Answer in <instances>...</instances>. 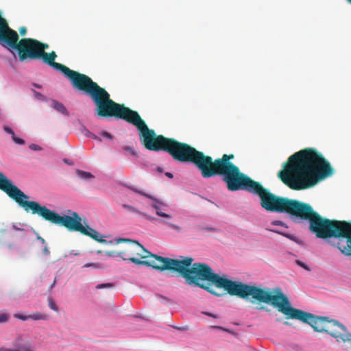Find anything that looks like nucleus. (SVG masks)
I'll use <instances>...</instances> for the list:
<instances>
[{
	"mask_svg": "<svg viewBox=\"0 0 351 351\" xmlns=\"http://www.w3.org/2000/svg\"><path fill=\"white\" fill-rule=\"evenodd\" d=\"M165 176H167L169 178H173V174L171 173H170V172H167L165 173Z\"/></svg>",
	"mask_w": 351,
	"mask_h": 351,
	"instance_id": "obj_34",
	"label": "nucleus"
},
{
	"mask_svg": "<svg viewBox=\"0 0 351 351\" xmlns=\"http://www.w3.org/2000/svg\"><path fill=\"white\" fill-rule=\"evenodd\" d=\"M177 328L180 330H188V326H184V327H180V328Z\"/></svg>",
	"mask_w": 351,
	"mask_h": 351,
	"instance_id": "obj_37",
	"label": "nucleus"
},
{
	"mask_svg": "<svg viewBox=\"0 0 351 351\" xmlns=\"http://www.w3.org/2000/svg\"><path fill=\"white\" fill-rule=\"evenodd\" d=\"M285 325H287V326H290L291 325V323L289 322H285L284 323Z\"/></svg>",
	"mask_w": 351,
	"mask_h": 351,
	"instance_id": "obj_41",
	"label": "nucleus"
},
{
	"mask_svg": "<svg viewBox=\"0 0 351 351\" xmlns=\"http://www.w3.org/2000/svg\"><path fill=\"white\" fill-rule=\"evenodd\" d=\"M159 151L167 152L176 161L194 164L203 176L205 158L204 152L175 138L155 134V152Z\"/></svg>",
	"mask_w": 351,
	"mask_h": 351,
	"instance_id": "obj_8",
	"label": "nucleus"
},
{
	"mask_svg": "<svg viewBox=\"0 0 351 351\" xmlns=\"http://www.w3.org/2000/svg\"><path fill=\"white\" fill-rule=\"evenodd\" d=\"M346 1H347V2H348V3L351 4V0H346Z\"/></svg>",
	"mask_w": 351,
	"mask_h": 351,
	"instance_id": "obj_48",
	"label": "nucleus"
},
{
	"mask_svg": "<svg viewBox=\"0 0 351 351\" xmlns=\"http://www.w3.org/2000/svg\"><path fill=\"white\" fill-rule=\"evenodd\" d=\"M272 224L273 225H277V226H285L287 228L285 223L281 221H274L272 222Z\"/></svg>",
	"mask_w": 351,
	"mask_h": 351,
	"instance_id": "obj_31",
	"label": "nucleus"
},
{
	"mask_svg": "<svg viewBox=\"0 0 351 351\" xmlns=\"http://www.w3.org/2000/svg\"><path fill=\"white\" fill-rule=\"evenodd\" d=\"M296 219L309 222V230L317 238H345L347 245H336L341 252L346 256H351V222L346 221L331 220L322 217L315 211L312 206L303 203Z\"/></svg>",
	"mask_w": 351,
	"mask_h": 351,
	"instance_id": "obj_5",
	"label": "nucleus"
},
{
	"mask_svg": "<svg viewBox=\"0 0 351 351\" xmlns=\"http://www.w3.org/2000/svg\"><path fill=\"white\" fill-rule=\"evenodd\" d=\"M97 252L98 254H100V253H102V251H101V250H98Z\"/></svg>",
	"mask_w": 351,
	"mask_h": 351,
	"instance_id": "obj_49",
	"label": "nucleus"
},
{
	"mask_svg": "<svg viewBox=\"0 0 351 351\" xmlns=\"http://www.w3.org/2000/svg\"><path fill=\"white\" fill-rule=\"evenodd\" d=\"M123 206L130 211H135V209L129 205L123 204Z\"/></svg>",
	"mask_w": 351,
	"mask_h": 351,
	"instance_id": "obj_33",
	"label": "nucleus"
},
{
	"mask_svg": "<svg viewBox=\"0 0 351 351\" xmlns=\"http://www.w3.org/2000/svg\"><path fill=\"white\" fill-rule=\"evenodd\" d=\"M14 317L17 319H21L23 321L29 319V315L27 316V315H21V314H15Z\"/></svg>",
	"mask_w": 351,
	"mask_h": 351,
	"instance_id": "obj_22",
	"label": "nucleus"
},
{
	"mask_svg": "<svg viewBox=\"0 0 351 351\" xmlns=\"http://www.w3.org/2000/svg\"><path fill=\"white\" fill-rule=\"evenodd\" d=\"M0 351H22L21 350H18V348L15 349H9V348H0Z\"/></svg>",
	"mask_w": 351,
	"mask_h": 351,
	"instance_id": "obj_32",
	"label": "nucleus"
},
{
	"mask_svg": "<svg viewBox=\"0 0 351 351\" xmlns=\"http://www.w3.org/2000/svg\"><path fill=\"white\" fill-rule=\"evenodd\" d=\"M13 228L15 230H20L19 228H17V227H16L15 226H13Z\"/></svg>",
	"mask_w": 351,
	"mask_h": 351,
	"instance_id": "obj_44",
	"label": "nucleus"
},
{
	"mask_svg": "<svg viewBox=\"0 0 351 351\" xmlns=\"http://www.w3.org/2000/svg\"><path fill=\"white\" fill-rule=\"evenodd\" d=\"M49 306L52 310H53L55 311H58V308L56 304L51 298L49 299Z\"/></svg>",
	"mask_w": 351,
	"mask_h": 351,
	"instance_id": "obj_21",
	"label": "nucleus"
},
{
	"mask_svg": "<svg viewBox=\"0 0 351 351\" xmlns=\"http://www.w3.org/2000/svg\"><path fill=\"white\" fill-rule=\"evenodd\" d=\"M33 93H34V97L39 99V100H42V101H45L46 100V98L45 97L41 94L40 93L38 92V91H36V90H33Z\"/></svg>",
	"mask_w": 351,
	"mask_h": 351,
	"instance_id": "obj_19",
	"label": "nucleus"
},
{
	"mask_svg": "<svg viewBox=\"0 0 351 351\" xmlns=\"http://www.w3.org/2000/svg\"><path fill=\"white\" fill-rule=\"evenodd\" d=\"M193 261L191 257H184L182 259V277L188 284L195 285L219 297L226 295V293H217L213 285L223 289L230 295L244 299H248L251 296L260 303L271 304L282 313L286 319H298L308 324L315 331L326 332L338 342L346 343L351 341V334L343 324L335 319H330L328 317L315 316L311 313L293 308L280 287L271 290L232 281L226 276H220L213 273L211 267L206 263H194L190 267Z\"/></svg>",
	"mask_w": 351,
	"mask_h": 351,
	"instance_id": "obj_1",
	"label": "nucleus"
},
{
	"mask_svg": "<svg viewBox=\"0 0 351 351\" xmlns=\"http://www.w3.org/2000/svg\"><path fill=\"white\" fill-rule=\"evenodd\" d=\"M29 319L33 320H47L48 318L47 315L41 313L40 312H36L29 315Z\"/></svg>",
	"mask_w": 351,
	"mask_h": 351,
	"instance_id": "obj_12",
	"label": "nucleus"
},
{
	"mask_svg": "<svg viewBox=\"0 0 351 351\" xmlns=\"http://www.w3.org/2000/svg\"><path fill=\"white\" fill-rule=\"evenodd\" d=\"M160 221L164 222V223L168 224L170 227H173V228L175 227L171 223H169L167 220H161Z\"/></svg>",
	"mask_w": 351,
	"mask_h": 351,
	"instance_id": "obj_35",
	"label": "nucleus"
},
{
	"mask_svg": "<svg viewBox=\"0 0 351 351\" xmlns=\"http://www.w3.org/2000/svg\"><path fill=\"white\" fill-rule=\"evenodd\" d=\"M74 254V255H75V256H77V255H79L80 254H79V253H76V252H74V254Z\"/></svg>",
	"mask_w": 351,
	"mask_h": 351,
	"instance_id": "obj_46",
	"label": "nucleus"
},
{
	"mask_svg": "<svg viewBox=\"0 0 351 351\" xmlns=\"http://www.w3.org/2000/svg\"><path fill=\"white\" fill-rule=\"evenodd\" d=\"M348 342H351V341H349Z\"/></svg>",
	"mask_w": 351,
	"mask_h": 351,
	"instance_id": "obj_51",
	"label": "nucleus"
},
{
	"mask_svg": "<svg viewBox=\"0 0 351 351\" xmlns=\"http://www.w3.org/2000/svg\"><path fill=\"white\" fill-rule=\"evenodd\" d=\"M118 252H115V251H106V252H105V254L108 256H117Z\"/></svg>",
	"mask_w": 351,
	"mask_h": 351,
	"instance_id": "obj_28",
	"label": "nucleus"
},
{
	"mask_svg": "<svg viewBox=\"0 0 351 351\" xmlns=\"http://www.w3.org/2000/svg\"><path fill=\"white\" fill-rule=\"evenodd\" d=\"M76 173L80 178L84 180H88L94 178V176L90 173L82 170H77Z\"/></svg>",
	"mask_w": 351,
	"mask_h": 351,
	"instance_id": "obj_13",
	"label": "nucleus"
},
{
	"mask_svg": "<svg viewBox=\"0 0 351 351\" xmlns=\"http://www.w3.org/2000/svg\"><path fill=\"white\" fill-rule=\"evenodd\" d=\"M8 314L3 312H0V324L5 323L8 321Z\"/></svg>",
	"mask_w": 351,
	"mask_h": 351,
	"instance_id": "obj_18",
	"label": "nucleus"
},
{
	"mask_svg": "<svg viewBox=\"0 0 351 351\" xmlns=\"http://www.w3.org/2000/svg\"><path fill=\"white\" fill-rule=\"evenodd\" d=\"M55 283H56V280H54L53 282L51 283V287L55 285Z\"/></svg>",
	"mask_w": 351,
	"mask_h": 351,
	"instance_id": "obj_47",
	"label": "nucleus"
},
{
	"mask_svg": "<svg viewBox=\"0 0 351 351\" xmlns=\"http://www.w3.org/2000/svg\"><path fill=\"white\" fill-rule=\"evenodd\" d=\"M332 173L330 164L320 152L306 148L289 156L278 176L291 189L302 191L313 187Z\"/></svg>",
	"mask_w": 351,
	"mask_h": 351,
	"instance_id": "obj_3",
	"label": "nucleus"
},
{
	"mask_svg": "<svg viewBox=\"0 0 351 351\" xmlns=\"http://www.w3.org/2000/svg\"><path fill=\"white\" fill-rule=\"evenodd\" d=\"M52 105H53V108L55 110H56L58 112H59L64 115L69 114V112H68L66 108H65V106L63 105V104L59 102L57 100H53Z\"/></svg>",
	"mask_w": 351,
	"mask_h": 351,
	"instance_id": "obj_11",
	"label": "nucleus"
},
{
	"mask_svg": "<svg viewBox=\"0 0 351 351\" xmlns=\"http://www.w3.org/2000/svg\"><path fill=\"white\" fill-rule=\"evenodd\" d=\"M264 308H265V307H264V306H261V307L260 308V309H264Z\"/></svg>",
	"mask_w": 351,
	"mask_h": 351,
	"instance_id": "obj_50",
	"label": "nucleus"
},
{
	"mask_svg": "<svg viewBox=\"0 0 351 351\" xmlns=\"http://www.w3.org/2000/svg\"><path fill=\"white\" fill-rule=\"evenodd\" d=\"M38 239L41 241V243H42V244H43V245L46 244L45 240L44 239H43V238H42V237H38Z\"/></svg>",
	"mask_w": 351,
	"mask_h": 351,
	"instance_id": "obj_36",
	"label": "nucleus"
},
{
	"mask_svg": "<svg viewBox=\"0 0 351 351\" xmlns=\"http://www.w3.org/2000/svg\"><path fill=\"white\" fill-rule=\"evenodd\" d=\"M157 171H159V172H162V169H161V168H160V167H158V168H157Z\"/></svg>",
	"mask_w": 351,
	"mask_h": 351,
	"instance_id": "obj_43",
	"label": "nucleus"
},
{
	"mask_svg": "<svg viewBox=\"0 0 351 351\" xmlns=\"http://www.w3.org/2000/svg\"><path fill=\"white\" fill-rule=\"evenodd\" d=\"M3 129H4V130H5L7 133H8V134H11V135H12V137L14 136V132H13V130H12L11 128H10L9 127L5 126Z\"/></svg>",
	"mask_w": 351,
	"mask_h": 351,
	"instance_id": "obj_29",
	"label": "nucleus"
},
{
	"mask_svg": "<svg viewBox=\"0 0 351 351\" xmlns=\"http://www.w3.org/2000/svg\"><path fill=\"white\" fill-rule=\"evenodd\" d=\"M167 206L166 205H158V201L155 199V210L156 213L161 217H163L166 218L167 219H169L171 218V216L170 215L167 214L165 211L167 210Z\"/></svg>",
	"mask_w": 351,
	"mask_h": 351,
	"instance_id": "obj_10",
	"label": "nucleus"
},
{
	"mask_svg": "<svg viewBox=\"0 0 351 351\" xmlns=\"http://www.w3.org/2000/svg\"><path fill=\"white\" fill-rule=\"evenodd\" d=\"M19 33L21 36H25L27 33V29L25 27H21L19 29Z\"/></svg>",
	"mask_w": 351,
	"mask_h": 351,
	"instance_id": "obj_30",
	"label": "nucleus"
},
{
	"mask_svg": "<svg viewBox=\"0 0 351 351\" xmlns=\"http://www.w3.org/2000/svg\"><path fill=\"white\" fill-rule=\"evenodd\" d=\"M126 242L127 245L124 249L117 253V256L121 257L124 261H130L136 265H143L146 266H152L150 262L142 261L149 256H154L151 252L147 251L141 244L136 241L127 239H118L116 243Z\"/></svg>",
	"mask_w": 351,
	"mask_h": 351,
	"instance_id": "obj_9",
	"label": "nucleus"
},
{
	"mask_svg": "<svg viewBox=\"0 0 351 351\" xmlns=\"http://www.w3.org/2000/svg\"><path fill=\"white\" fill-rule=\"evenodd\" d=\"M271 231L276 232V233H278L279 234H281V235H283L285 237H286L287 238L292 240V241H297V237L293 235V234H287L285 232H281V231H279L278 230H271Z\"/></svg>",
	"mask_w": 351,
	"mask_h": 351,
	"instance_id": "obj_14",
	"label": "nucleus"
},
{
	"mask_svg": "<svg viewBox=\"0 0 351 351\" xmlns=\"http://www.w3.org/2000/svg\"><path fill=\"white\" fill-rule=\"evenodd\" d=\"M33 86H34V87L37 88H42L41 85L38 84H36V83H34V84H33Z\"/></svg>",
	"mask_w": 351,
	"mask_h": 351,
	"instance_id": "obj_38",
	"label": "nucleus"
},
{
	"mask_svg": "<svg viewBox=\"0 0 351 351\" xmlns=\"http://www.w3.org/2000/svg\"><path fill=\"white\" fill-rule=\"evenodd\" d=\"M206 315H208V316L215 317V316L211 313H206Z\"/></svg>",
	"mask_w": 351,
	"mask_h": 351,
	"instance_id": "obj_42",
	"label": "nucleus"
},
{
	"mask_svg": "<svg viewBox=\"0 0 351 351\" xmlns=\"http://www.w3.org/2000/svg\"><path fill=\"white\" fill-rule=\"evenodd\" d=\"M100 134H101V136H104V137H105V138H108V139H110V140H111V139L112 138V135H111L110 133H108V132H106V131H102V132L100 133Z\"/></svg>",
	"mask_w": 351,
	"mask_h": 351,
	"instance_id": "obj_25",
	"label": "nucleus"
},
{
	"mask_svg": "<svg viewBox=\"0 0 351 351\" xmlns=\"http://www.w3.org/2000/svg\"><path fill=\"white\" fill-rule=\"evenodd\" d=\"M114 287V284L113 283H102V284H99L96 286V289H104V288H112Z\"/></svg>",
	"mask_w": 351,
	"mask_h": 351,
	"instance_id": "obj_17",
	"label": "nucleus"
},
{
	"mask_svg": "<svg viewBox=\"0 0 351 351\" xmlns=\"http://www.w3.org/2000/svg\"><path fill=\"white\" fill-rule=\"evenodd\" d=\"M12 140L17 144H19V145H23L25 143V141L22 138H18V137H16L15 135L14 136L12 137Z\"/></svg>",
	"mask_w": 351,
	"mask_h": 351,
	"instance_id": "obj_23",
	"label": "nucleus"
},
{
	"mask_svg": "<svg viewBox=\"0 0 351 351\" xmlns=\"http://www.w3.org/2000/svg\"><path fill=\"white\" fill-rule=\"evenodd\" d=\"M43 253L45 256H48L50 254V251L47 244L43 245Z\"/></svg>",
	"mask_w": 351,
	"mask_h": 351,
	"instance_id": "obj_26",
	"label": "nucleus"
},
{
	"mask_svg": "<svg viewBox=\"0 0 351 351\" xmlns=\"http://www.w3.org/2000/svg\"><path fill=\"white\" fill-rule=\"evenodd\" d=\"M90 136H91L93 138H94V139H97V140H98V141H101V139H100V138H98L97 136H95V134H92Z\"/></svg>",
	"mask_w": 351,
	"mask_h": 351,
	"instance_id": "obj_39",
	"label": "nucleus"
},
{
	"mask_svg": "<svg viewBox=\"0 0 351 351\" xmlns=\"http://www.w3.org/2000/svg\"><path fill=\"white\" fill-rule=\"evenodd\" d=\"M234 158L233 154H223L221 158L213 160L211 156L205 155L202 177L208 178L220 176L229 191L241 190L252 178L241 172L239 168L230 161Z\"/></svg>",
	"mask_w": 351,
	"mask_h": 351,
	"instance_id": "obj_6",
	"label": "nucleus"
},
{
	"mask_svg": "<svg viewBox=\"0 0 351 351\" xmlns=\"http://www.w3.org/2000/svg\"><path fill=\"white\" fill-rule=\"evenodd\" d=\"M55 51L46 53L40 59L56 70L61 71L71 82L72 86L88 95L96 106V111L101 117H115L134 125L139 131L142 145L147 149L154 151V130L148 128L139 114L132 109L119 104L110 97L105 88L99 86L88 75L73 71L64 64L55 62Z\"/></svg>",
	"mask_w": 351,
	"mask_h": 351,
	"instance_id": "obj_2",
	"label": "nucleus"
},
{
	"mask_svg": "<svg viewBox=\"0 0 351 351\" xmlns=\"http://www.w3.org/2000/svg\"><path fill=\"white\" fill-rule=\"evenodd\" d=\"M91 267L93 269H101V264L99 263H88L84 265L83 267Z\"/></svg>",
	"mask_w": 351,
	"mask_h": 351,
	"instance_id": "obj_16",
	"label": "nucleus"
},
{
	"mask_svg": "<svg viewBox=\"0 0 351 351\" xmlns=\"http://www.w3.org/2000/svg\"><path fill=\"white\" fill-rule=\"evenodd\" d=\"M74 254V255H75V256H77V255H79L80 254H79V253H76V252H74V254Z\"/></svg>",
	"mask_w": 351,
	"mask_h": 351,
	"instance_id": "obj_45",
	"label": "nucleus"
},
{
	"mask_svg": "<svg viewBox=\"0 0 351 351\" xmlns=\"http://www.w3.org/2000/svg\"><path fill=\"white\" fill-rule=\"evenodd\" d=\"M0 189L5 192L10 198L14 199L27 213L30 211L32 214H36L46 221L58 226H64L69 231L80 232L99 243H107L106 240L103 239L102 236L97 230L88 226L86 228L84 227L82 224L81 217L77 213H72V216H61L58 213L47 208L46 206H41L37 202L27 201L29 196L13 184L12 182L1 172Z\"/></svg>",
	"mask_w": 351,
	"mask_h": 351,
	"instance_id": "obj_4",
	"label": "nucleus"
},
{
	"mask_svg": "<svg viewBox=\"0 0 351 351\" xmlns=\"http://www.w3.org/2000/svg\"><path fill=\"white\" fill-rule=\"evenodd\" d=\"M18 350H21L22 351H34L35 348L34 346L31 345L30 343H25L20 346L18 348Z\"/></svg>",
	"mask_w": 351,
	"mask_h": 351,
	"instance_id": "obj_15",
	"label": "nucleus"
},
{
	"mask_svg": "<svg viewBox=\"0 0 351 351\" xmlns=\"http://www.w3.org/2000/svg\"><path fill=\"white\" fill-rule=\"evenodd\" d=\"M131 189H132V191H134V192H136V193H138V194H141V195H143V196H145V197H148V198H149V199H153V197H152V195H148V194H147V193H144V192H143V191H142L138 190V189H134V188H131Z\"/></svg>",
	"mask_w": 351,
	"mask_h": 351,
	"instance_id": "obj_20",
	"label": "nucleus"
},
{
	"mask_svg": "<svg viewBox=\"0 0 351 351\" xmlns=\"http://www.w3.org/2000/svg\"><path fill=\"white\" fill-rule=\"evenodd\" d=\"M241 190L257 195L260 198L261 207L267 211L287 213L295 218L304 203L297 199L276 195L252 179Z\"/></svg>",
	"mask_w": 351,
	"mask_h": 351,
	"instance_id": "obj_7",
	"label": "nucleus"
},
{
	"mask_svg": "<svg viewBox=\"0 0 351 351\" xmlns=\"http://www.w3.org/2000/svg\"><path fill=\"white\" fill-rule=\"evenodd\" d=\"M207 230H210V231H215L216 229L214 228H206Z\"/></svg>",
	"mask_w": 351,
	"mask_h": 351,
	"instance_id": "obj_40",
	"label": "nucleus"
},
{
	"mask_svg": "<svg viewBox=\"0 0 351 351\" xmlns=\"http://www.w3.org/2000/svg\"><path fill=\"white\" fill-rule=\"evenodd\" d=\"M29 147L34 151H39L41 149V147L36 144H31L29 145Z\"/></svg>",
	"mask_w": 351,
	"mask_h": 351,
	"instance_id": "obj_24",
	"label": "nucleus"
},
{
	"mask_svg": "<svg viewBox=\"0 0 351 351\" xmlns=\"http://www.w3.org/2000/svg\"><path fill=\"white\" fill-rule=\"evenodd\" d=\"M297 264L308 271L310 270V268L305 263H304L303 262H302L300 261H297Z\"/></svg>",
	"mask_w": 351,
	"mask_h": 351,
	"instance_id": "obj_27",
	"label": "nucleus"
}]
</instances>
